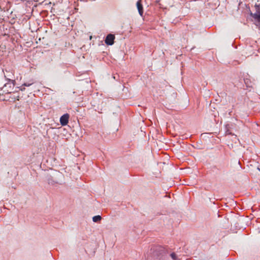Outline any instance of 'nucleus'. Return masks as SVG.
<instances>
[{
	"label": "nucleus",
	"mask_w": 260,
	"mask_h": 260,
	"mask_svg": "<svg viewBox=\"0 0 260 260\" xmlns=\"http://www.w3.org/2000/svg\"><path fill=\"white\" fill-rule=\"evenodd\" d=\"M115 36L112 34H109L107 36L105 39V43L108 45H112L114 44Z\"/></svg>",
	"instance_id": "20e7f679"
},
{
	"label": "nucleus",
	"mask_w": 260,
	"mask_h": 260,
	"mask_svg": "<svg viewBox=\"0 0 260 260\" xmlns=\"http://www.w3.org/2000/svg\"><path fill=\"white\" fill-rule=\"evenodd\" d=\"M244 83L246 86L248 87H251L252 86L253 83L252 81L250 79V76L249 77H245L244 79Z\"/></svg>",
	"instance_id": "0eeeda50"
},
{
	"label": "nucleus",
	"mask_w": 260,
	"mask_h": 260,
	"mask_svg": "<svg viewBox=\"0 0 260 260\" xmlns=\"http://www.w3.org/2000/svg\"><path fill=\"white\" fill-rule=\"evenodd\" d=\"M102 219V217L100 215H96L93 217L92 220L94 222L100 221Z\"/></svg>",
	"instance_id": "1a4fd4ad"
},
{
	"label": "nucleus",
	"mask_w": 260,
	"mask_h": 260,
	"mask_svg": "<svg viewBox=\"0 0 260 260\" xmlns=\"http://www.w3.org/2000/svg\"><path fill=\"white\" fill-rule=\"evenodd\" d=\"M170 256L173 260H177L178 259L177 255L176 254L175 252H172L170 254Z\"/></svg>",
	"instance_id": "9d476101"
},
{
	"label": "nucleus",
	"mask_w": 260,
	"mask_h": 260,
	"mask_svg": "<svg viewBox=\"0 0 260 260\" xmlns=\"http://www.w3.org/2000/svg\"><path fill=\"white\" fill-rule=\"evenodd\" d=\"M136 5L140 15L142 16L143 14V7L142 3V0H138Z\"/></svg>",
	"instance_id": "39448f33"
},
{
	"label": "nucleus",
	"mask_w": 260,
	"mask_h": 260,
	"mask_svg": "<svg viewBox=\"0 0 260 260\" xmlns=\"http://www.w3.org/2000/svg\"><path fill=\"white\" fill-rule=\"evenodd\" d=\"M255 7L256 12L254 13H252L250 12V15L254 19L255 24L260 30V4H256Z\"/></svg>",
	"instance_id": "f03ea898"
},
{
	"label": "nucleus",
	"mask_w": 260,
	"mask_h": 260,
	"mask_svg": "<svg viewBox=\"0 0 260 260\" xmlns=\"http://www.w3.org/2000/svg\"><path fill=\"white\" fill-rule=\"evenodd\" d=\"M69 114L66 113L60 118V123L62 126L66 125L69 122Z\"/></svg>",
	"instance_id": "7ed1b4c3"
},
{
	"label": "nucleus",
	"mask_w": 260,
	"mask_h": 260,
	"mask_svg": "<svg viewBox=\"0 0 260 260\" xmlns=\"http://www.w3.org/2000/svg\"><path fill=\"white\" fill-rule=\"evenodd\" d=\"M5 77L7 79L8 82L4 85L2 89H3V92H6L7 94H10L12 92V89L15 86V80L7 78V76L6 75H5Z\"/></svg>",
	"instance_id": "f257e3e1"
},
{
	"label": "nucleus",
	"mask_w": 260,
	"mask_h": 260,
	"mask_svg": "<svg viewBox=\"0 0 260 260\" xmlns=\"http://www.w3.org/2000/svg\"><path fill=\"white\" fill-rule=\"evenodd\" d=\"M9 94H7L6 92H3V89H1L0 90V100L1 101H7V97Z\"/></svg>",
	"instance_id": "6e6552de"
},
{
	"label": "nucleus",
	"mask_w": 260,
	"mask_h": 260,
	"mask_svg": "<svg viewBox=\"0 0 260 260\" xmlns=\"http://www.w3.org/2000/svg\"><path fill=\"white\" fill-rule=\"evenodd\" d=\"M34 83V81L32 79L30 80L27 82L24 83L20 87H18L19 90L21 91H23L25 89V86L29 87L30 85H32Z\"/></svg>",
	"instance_id": "423d86ee"
}]
</instances>
